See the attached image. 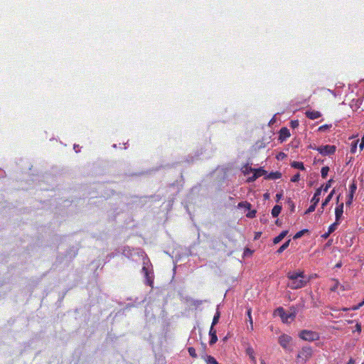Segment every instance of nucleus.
<instances>
[{
    "mask_svg": "<svg viewBox=\"0 0 364 364\" xmlns=\"http://www.w3.org/2000/svg\"><path fill=\"white\" fill-rule=\"evenodd\" d=\"M322 188H323V187H320L316 190L314 195L313 198H311V203H314L316 204L318 203V202L320 200V195L321 193Z\"/></svg>",
    "mask_w": 364,
    "mask_h": 364,
    "instance_id": "14",
    "label": "nucleus"
},
{
    "mask_svg": "<svg viewBox=\"0 0 364 364\" xmlns=\"http://www.w3.org/2000/svg\"><path fill=\"white\" fill-rule=\"evenodd\" d=\"M336 266V267H340L341 266V263H338V264H337Z\"/></svg>",
    "mask_w": 364,
    "mask_h": 364,
    "instance_id": "46",
    "label": "nucleus"
},
{
    "mask_svg": "<svg viewBox=\"0 0 364 364\" xmlns=\"http://www.w3.org/2000/svg\"><path fill=\"white\" fill-rule=\"evenodd\" d=\"M317 204L312 203V204L309 207V208L306 210L305 214L310 213L315 210Z\"/></svg>",
    "mask_w": 364,
    "mask_h": 364,
    "instance_id": "28",
    "label": "nucleus"
},
{
    "mask_svg": "<svg viewBox=\"0 0 364 364\" xmlns=\"http://www.w3.org/2000/svg\"><path fill=\"white\" fill-rule=\"evenodd\" d=\"M331 232H329V231L328 230L327 232L324 233L323 235H322V237H323L324 239H326L328 237V236L330 235Z\"/></svg>",
    "mask_w": 364,
    "mask_h": 364,
    "instance_id": "40",
    "label": "nucleus"
},
{
    "mask_svg": "<svg viewBox=\"0 0 364 364\" xmlns=\"http://www.w3.org/2000/svg\"><path fill=\"white\" fill-rule=\"evenodd\" d=\"M347 364H355V360L353 359V358H350L348 362L347 363Z\"/></svg>",
    "mask_w": 364,
    "mask_h": 364,
    "instance_id": "41",
    "label": "nucleus"
},
{
    "mask_svg": "<svg viewBox=\"0 0 364 364\" xmlns=\"http://www.w3.org/2000/svg\"><path fill=\"white\" fill-rule=\"evenodd\" d=\"M299 337L306 341L313 342L320 338L318 333L311 330H301L299 333Z\"/></svg>",
    "mask_w": 364,
    "mask_h": 364,
    "instance_id": "4",
    "label": "nucleus"
},
{
    "mask_svg": "<svg viewBox=\"0 0 364 364\" xmlns=\"http://www.w3.org/2000/svg\"><path fill=\"white\" fill-rule=\"evenodd\" d=\"M142 272L144 274L146 284L152 287L154 284L153 269L149 261H144Z\"/></svg>",
    "mask_w": 364,
    "mask_h": 364,
    "instance_id": "2",
    "label": "nucleus"
},
{
    "mask_svg": "<svg viewBox=\"0 0 364 364\" xmlns=\"http://www.w3.org/2000/svg\"><path fill=\"white\" fill-rule=\"evenodd\" d=\"M356 190H357V184L355 181H353L350 185V187H349L348 200L346 203L347 205H350L352 203L353 199V196H354V193H355Z\"/></svg>",
    "mask_w": 364,
    "mask_h": 364,
    "instance_id": "8",
    "label": "nucleus"
},
{
    "mask_svg": "<svg viewBox=\"0 0 364 364\" xmlns=\"http://www.w3.org/2000/svg\"><path fill=\"white\" fill-rule=\"evenodd\" d=\"M188 351L189 353V355L192 357V358H196L197 357V354H196V349L193 348V347H189L188 348Z\"/></svg>",
    "mask_w": 364,
    "mask_h": 364,
    "instance_id": "27",
    "label": "nucleus"
},
{
    "mask_svg": "<svg viewBox=\"0 0 364 364\" xmlns=\"http://www.w3.org/2000/svg\"><path fill=\"white\" fill-rule=\"evenodd\" d=\"M333 181V179H330L328 181V182L326 183V186L323 187V191L325 192H327L328 190L329 189V188L331 187V183Z\"/></svg>",
    "mask_w": 364,
    "mask_h": 364,
    "instance_id": "32",
    "label": "nucleus"
},
{
    "mask_svg": "<svg viewBox=\"0 0 364 364\" xmlns=\"http://www.w3.org/2000/svg\"><path fill=\"white\" fill-rule=\"evenodd\" d=\"M338 224H339V222L336 220L335 223H333L328 227V230L329 231V232H331V234L336 230Z\"/></svg>",
    "mask_w": 364,
    "mask_h": 364,
    "instance_id": "24",
    "label": "nucleus"
},
{
    "mask_svg": "<svg viewBox=\"0 0 364 364\" xmlns=\"http://www.w3.org/2000/svg\"><path fill=\"white\" fill-rule=\"evenodd\" d=\"M262 364H265V363L264 362H262Z\"/></svg>",
    "mask_w": 364,
    "mask_h": 364,
    "instance_id": "49",
    "label": "nucleus"
},
{
    "mask_svg": "<svg viewBox=\"0 0 364 364\" xmlns=\"http://www.w3.org/2000/svg\"><path fill=\"white\" fill-rule=\"evenodd\" d=\"M279 155H282L283 156H285L284 153H281Z\"/></svg>",
    "mask_w": 364,
    "mask_h": 364,
    "instance_id": "47",
    "label": "nucleus"
},
{
    "mask_svg": "<svg viewBox=\"0 0 364 364\" xmlns=\"http://www.w3.org/2000/svg\"><path fill=\"white\" fill-rule=\"evenodd\" d=\"M299 124L298 120H291L290 122V126L293 129L298 127Z\"/></svg>",
    "mask_w": 364,
    "mask_h": 364,
    "instance_id": "33",
    "label": "nucleus"
},
{
    "mask_svg": "<svg viewBox=\"0 0 364 364\" xmlns=\"http://www.w3.org/2000/svg\"><path fill=\"white\" fill-rule=\"evenodd\" d=\"M246 353L249 356V358L251 360V361L254 364H256L257 363V360H256L255 355V350H254V349L251 346H249V347L247 348Z\"/></svg>",
    "mask_w": 364,
    "mask_h": 364,
    "instance_id": "13",
    "label": "nucleus"
},
{
    "mask_svg": "<svg viewBox=\"0 0 364 364\" xmlns=\"http://www.w3.org/2000/svg\"><path fill=\"white\" fill-rule=\"evenodd\" d=\"M364 305V302L362 301V302H360V304H358V305L356 306H354L351 308L352 310H357L358 309H360L361 306H363Z\"/></svg>",
    "mask_w": 364,
    "mask_h": 364,
    "instance_id": "36",
    "label": "nucleus"
},
{
    "mask_svg": "<svg viewBox=\"0 0 364 364\" xmlns=\"http://www.w3.org/2000/svg\"><path fill=\"white\" fill-rule=\"evenodd\" d=\"M264 197L265 198H269V195H268L267 193H265V194L264 195Z\"/></svg>",
    "mask_w": 364,
    "mask_h": 364,
    "instance_id": "43",
    "label": "nucleus"
},
{
    "mask_svg": "<svg viewBox=\"0 0 364 364\" xmlns=\"http://www.w3.org/2000/svg\"><path fill=\"white\" fill-rule=\"evenodd\" d=\"M291 242V240H288L286 241L277 250V253L281 254L283 252L289 245V243Z\"/></svg>",
    "mask_w": 364,
    "mask_h": 364,
    "instance_id": "21",
    "label": "nucleus"
},
{
    "mask_svg": "<svg viewBox=\"0 0 364 364\" xmlns=\"http://www.w3.org/2000/svg\"><path fill=\"white\" fill-rule=\"evenodd\" d=\"M287 278L289 282L287 286L291 289H297L306 286V280H305V275L303 271L289 272Z\"/></svg>",
    "mask_w": 364,
    "mask_h": 364,
    "instance_id": "1",
    "label": "nucleus"
},
{
    "mask_svg": "<svg viewBox=\"0 0 364 364\" xmlns=\"http://www.w3.org/2000/svg\"><path fill=\"white\" fill-rule=\"evenodd\" d=\"M281 177H282V173L279 171H275V172H271L270 173H269L265 177V178L274 180V179L280 178Z\"/></svg>",
    "mask_w": 364,
    "mask_h": 364,
    "instance_id": "17",
    "label": "nucleus"
},
{
    "mask_svg": "<svg viewBox=\"0 0 364 364\" xmlns=\"http://www.w3.org/2000/svg\"><path fill=\"white\" fill-rule=\"evenodd\" d=\"M287 230H283L282 232H281L278 236L275 237L273 239V243L276 245L280 242L287 236Z\"/></svg>",
    "mask_w": 364,
    "mask_h": 364,
    "instance_id": "15",
    "label": "nucleus"
},
{
    "mask_svg": "<svg viewBox=\"0 0 364 364\" xmlns=\"http://www.w3.org/2000/svg\"><path fill=\"white\" fill-rule=\"evenodd\" d=\"M343 213V203L338 204L335 209L336 220L339 222Z\"/></svg>",
    "mask_w": 364,
    "mask_h": 364,
    "instance_id": "11",
    "label": "nucleus"
},
{
    "mask_svg": "<svg viewBox=\"0 0 364 364\" xmlns=\"http://www.w3.org/2000/svg\"><path fill=\"white\" fill-rule=\"evenodd\" d=\"M291 341H292V338L287 334H282L278 338L279 345L284 349H286V350L289 348V344L291 342Z\"/></svg>",
    "mask_w": 364,
    "mask_h": 364,
    "instance_id": "7",
    "label": "nucleus"
},
{
    "mask_svg": "<svg viewBox=\"0 0 364 364\" xmlns=\"http://www.w3.org/2000/svg\"><path fill=\"white\" fill-rule=\"evenodd\" d=\"M329 126L328 125H323V126H321L319 128H318V130L319 131H323L325 130L326 129L328 128Z\"/></svg>",
    "mask_w": 364,
    "mask_h": 364,
    "instance_id": "38",
    "label": "nucleus"
},
{
    "mask_svg": "<svg viewBox=\"0 0 364 364\" xmlns=\"http://www.w3.org/2000/svg\"><path fill=\"white\" fill-rule=\"evenodd\" d=\"M275 312L281 318L284 323H287L289 318L293 320L295 318L294 314H287L282 307H279L276 309Z\"/></svg>",
    "mask_w": 364,
    "mask_h": 364,
    "instance_id": "6",
    "label": "nucleus"
},
{
    "mask_svg": "<svg viewBox=\"0 0 364 364\" xmlns=\"http://www.w3.org/2000/svg\"><path fill=\"white\" fill-rule=\"evenodd\" d=\"M219 318H220V313L217 312L213 318L211 326L214 327V326L218 323Z\"/></svg>",
    "mask_w": 364,
    "mask_h": 364,
    "instance_id": "26",
    "label": "nucleus"
},
{
    "mask_svg": "<svg viewBox=\"0 0 364 364\" xmlns=\"http://www.w3.org/2000/svg\"><path fill=\"white\" fill-rule=\"evenodd\" d=\"M251 312H252V309L250 308L248 309L247 311V316H248V318H249V321H250V328H251V330H252L253 329V322H252Z\"/></svg>",
    "mask_w": 364,
    "mask_h": 364,
    "instance_id": "25",
    "label": "nucleus"
},
{
    "mask_svg": "<svg viewBox=\"0 0 364 364\" xmlns=\"http://www.w3.org/2000/svg\"><path fill=\"white\" fill-rule=\"evenodd\" d=\"M300 179V174L299 173H296L295 174L294 176H293L291 178V182H297L299 181Z\"/></svg>",
    "mask_w": 364,
    "mask_h": 364,
    "instance_id": "34",
    "label": "nucleus"
},
{
    "mask_svg": "<svg viewBox=\"0 0 364 364\" xmlns=\"http://www.w3.org/2000/svg\"><path fill=\"white\" fill-rule=\"evenodd\" d=\"M260 235H261V232H257V233H256V235H255V239H257V238H259V237H260Z\"/></svg>",
    "mask_w": 364,
    "mask_h": 364,
    "instance_id": "42",
    "label": "nucleus"
},
{
    "mask_svg": "<svg viewBox=\"0 0 364 364\" xmlns=\"http://www.w3.org/2000/svg\"><path fill=\"white\" fill-rule=\"evenodd\" d=\"M335 193V190L333 189L331 192L328 194V196L325 198V200L322 202L321 208H323L326 205L328 204L330 200H331L333 194Z\"/></svg>",
    "mask_w": 364,
    "mask_h": 364,
    "instance_id": "18",
    "label": "nucleus"
},
{
    "mask_svg": "<svg viewBox=\"0 0 364 364\" xmlns=\"http://www.w3.org/2000/svg\"><path fill=\"white\" fill-rule=\"evenodd\" d=\"M328 171H329V167L328 166H323V167H322L321 170V177L323 178H326L327 175H328Z\"/></svg>",
    "mask_w": 364,
    "mask_h": 364,
    "instance_id": "23",
    "label": "nucleus"
},
{
    "mask_svg": "<svg viewBox=\"0 0 364 364\" xmlns=\"http://www.w3.org/2000/svg\"><path fill=\"white\" fill-rule=\"evenodd\" d=\"M282 197V193H277L276 195V201L278 202Z\"/></svg>",
    "mask_w": 364,
    "mask_h": 364,
    "instance_id": "39",
    "label": "nucleus"
},
{
    "mask_svg": "<svg viewBox=\"0 0 364 364\" xmlns=\"http://www.w3.org/2000/svg\"><path fill=\"white\" fill-rule=\"evenodd\" d=\"M308 230H300L299 232H297L294 236V239H298V238H300L301 236L304 235V232H307Z\"/></svg>",
    "mask_w": 364,
    "mask_h": 364,
    "instance_id": "29",
    "label": "nucleus"
},
{
    "mask_svg": "<svg viewBox=\"0 0 364 364\" xmlns=\"http://www.w3.org/2000/svg\"><path fill=\"white\" fill-rule=\"evenodd\" d=\"M246 252H247V253H249V252H250V250L249 249H246V250H245V253Z\"/></svg>",
    "mask_w": 364,
    "mask_h": 364,
    "instance_id": "45",
    "label": "nucleus"
},
{
    "mask_svg": "<svg viewBox=\"0 0 364 364\" xmlns=\"http://www.w3.org/2000/svg\"><path fill=\"white\" fill-rule=\"evenodd\" d=\"M239 207H244L246 209L250 210L251 208V204L248 202H241L238 204Z\"/></svg>",
    "mask_w": 364,
    "mask_h": 364,
    "instance_id": "30",
    "label": "nucleus"
},
{
    "mask_svg": "<svg viewBox=\"0 0 364 364\" xmlns=\"http://www.w3.org/2000/svg\"><path fill=\"white\" fill-rule=\"evenodd\" d=\"M255 214H256V210H252V211L249 212L246 215L247 218H252L255 217Z\"/></svg>",
    "mask_w": 364,
    "mask_h": 364,
    "instance_id": "35",
    "label": "nucleus"
},
{
    "mask_svg": "<svg viewBox=\"0 0 364 364\" xmlns=\"http://www.w3.org/2000/svg\"><path fill=\"white\" fill-rule=\"evenodd\" d=\"M358 142V140H357L355 141H353L352 143L351 148H350V152L351 153H353V154L355 153L356 149H357Z\"/></svg>",
    "mask_w": 364,
    "mask_h": 364,
    "instance_id": "31",
    "label": "nucleus"
},
{
    "mask_svg": "<svg viewBox=\"0 0 364 364\" xmlns=\"http://www.w3.org/2000/svg\"><path fill=\"white\" fill-rule=\"evenodd\" d=\"M290 136L289 130L287 127H282L279 131V139L283 141Z\"/></svg>",
    "mask_w": 364,
    "mask_h": 364,
    "instance_id": "10",
    "label": "nucleus"
},
{
    "mask_svg": "<svg viewBox=\"0 0 364 364\" xmlns=\"http://www.w3.org/2000/svg\"><path fill=\"white\" fill-rule=\"evenodd\" d=\"M282 210V206L279 205H276L273 207L272 210V215L274 218L277 217Z\"/></svg>",
    "mask_w": 364,
    "mask_h": 364,
    "instance_id": "19",
    "label": "nucleus"
},
{
    "mask_svg": "<svg viewBox=\"0 0 364 364\" xmlns=\"http://www.w3.org/2000/svg\"><path fill=\"white\" fill-rule=\"evenodd\" d=\"M306 117H308L310 119H316L319 118L321 114L318 111H306L305 113Z\"/></svg>",
    "mask_w": 364,
    "mask_h": 364,
    "instance_id": "12",
    "label": "nucleus"
},
{
    "mask_svg": "<svg viewBox=\"0 0 364 364\" xmlns=\"http://www.w3.org/2000/svg\"><path fill=\"white\" fill-rule=\"evenodd\" d=\"M253 179H256L260 176H264L267 173V171L262 168H257L254 170Z\"/></svg>",
    "mask_w": 364,
    "mask_h": 364,
    "instance_id": "16",
    "label": "nucleus"
},
{
    "mask_svg": "<svg viewBox=\"0 0 364 364\" xmlns=\"http://www.w3.org/2000/svg\"><path fill=\"white\" fill-rule=\"evenodd\" d=\"M322 156H329L333 154L336 151V147L334 145H325L314 148Z\"/></svg>",
    "mask_w": 364,
    "mask_h": 364,
    "instance_id": "5",
    "label": "nucleus"
},
{
    "mask_svg": "<svg viewBox=\"0 0 364 364\" xmlns=\"http://www.w3.org/2000/svg\"><path fill=\"white\" fill-rule=\"evenodd\" d=\"M204 359L206 362V364H219L215 358L211 355H205Z\"/></svg>",
    "mask_w": 364,
    "mask_h": 364,
    "instance_id": "20",
    "label": "nucleus"
},
{
    "mask_svg": "<svg viewBox=\"0 0 364 364\" xmlns=\"http://www.w3.org/2000/svg\"><path fill=\"white\" fill-rule=\"evenodd\" d=\"M291 167L298 168L300 170H304V166L302 162L300 161H294L291 163Z\"/></svg>",
    "mask_w": 364,
    "mask_h": 364,
    "instance_id": "22",
    "label": "nucleus"
},
{
    "mask_svg": "<svg viewBox=\"0 0 364 364\" xmlns=\"http://www.w3.org/2000/svg\"><path fill=\"white\" fill-rule=\"evenodd\" d=\"M313 355V349L311 346H306L299 351L296 359L298 363H304Z\"/></svg>",
    "mask_w": 364,
    "mask_h": 364,
    "instance_id": "3",
    "label": "nucleus"
},
{
    "mask_svg": "<svg viewBox=\"0 0 364 364\" xmlns=\"http://www.w3.org/2000/svg\"><path fill=\"white\" fill-rule=\"evenodd\" d=\"M343 310V311H347V310H348V309L344 308Z\"/></svg>",
    "mask_w": 364,
    "mask_h": 364,
    "instance_id": "48",
    "label": "nucleus"
},
{
    "mask_svg": "<svg viewBox=\"0 0 364 364\" xmlns=\"http://www.w3.org/2000/svg\"><path fill=\"white\" fill-rule=\"evenodd\" d=\"M246 252H247V253H249V252H250V250L249 249H246V250H245V253Z\"/></svg>",
    "mask_w": 364,
    "mask_h": 364,
    "instance_id": "44",
    "label": "nucleus"
},
{
    "mask_svg": "<svg viewBox=\"0 0 364 364\" xmlns=\"http://www.w3.org/2000/svg\"><path fill=\"white\" fill-rule=\"evenodd\" d=\"M355 331L359 333L361 332V325L360 323H356Z\"/></svg>",
    "mask_w": 364,
    "mask_h": 364,
    "instance_id": "37",
    "label": "nucleus"
},
{
    "mask_svg": "<svg viewBox=\"0 0 364 364\" xmlns=\"http://www.w3.org/2000/svg\"><path fill=\"white\" fill-rule=\"evenodd\" d=\"M209 335L210 336V339L209 341V344L210 346L215 344L218 341V336L216 334V330L214 328V327L210 326Z\"/></svg>",
    "mask_w": 364,
    "mask_h": 364,
    "instance_id": "9",
    "label": "nucleus"
}]
</instances>
